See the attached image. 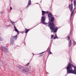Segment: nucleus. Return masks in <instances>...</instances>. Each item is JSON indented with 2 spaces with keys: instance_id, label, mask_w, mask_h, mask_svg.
Wrapping results in <instances>:
<instances>
[{
  "instance_id": "79ce46f5",
  "label": "nucleus",
  "mask_w": 76,
  "mask_h": 76,
  "mask_svg": "<svg viewBox=\"0 0 76 76\" xmlns=\"http://www.w3.org/2000/svg\"><path fill=\"white\" fill-rule=\"evenodd\" d=\"M66 75H65V76H66Z\"/></svg>"
},
{
  "instance_id": "4c0bfd02",
  "label": "nucleus",
  "mask_w": 76,
  "mask_h": 76,
  "mask_svg": "<svg viewBox=\"0 0 76 76\" xmlns=\"http://www.w3.org/2000/svg\"><path fill=\"white\" fill-rule=\"evenodd\" d=\"M10 25H8V26H10Z\"/></svg>"
},
{
  "instance_id": "f8f14e48",
  "label": "nucleus",
  "mask_w": 76,
  "mask_h": 76,
  "mask_svg": "<svg viewBox=\"0 0 76 76\" xmlns=\"http://www.w3.org/2000/svg\"><path fill=\"white\" fill-rule=\"evenodd\" d=\"M14 28L15 29V32H16L19 31H18V29H17V28H16V26H14Z\"/></svg>"
},
{
  "instance_id": "ea45409f",
  "label": "nucleus",
  "mask_w": 76,
  "mask_h": 76,
  "mask_svg": "<svg viewBox=\"0 0 76 76\" xmlns=\"http://www.w3.org/2000/svg\"><path fill=\"white\" fill-rule=\"evenodd\" d=\"M70 34H71V30H70Z\"/></svg>"
},
{
  "instance_id": "423d86ee",
  "label": "nucleus",
  "mask_w": 76,
  "mask_h": 76,
  "mask_svg": "<svg viewBox=\"0 0 76 76\" xmlns=\"http://www.w3.org/2000/svg\"><path fill=\"white\" fill-rule=\"evenodd\" d=\"M12 38H13V40H14V39H15V40H16V39H17V38H18V36L16 35L15 36H12L11 38V39Z\"/></svg>"
},
{
  "instance_id": "58836bf2",
  "label": "nucleus",
  "mask_w": 76,
  "mask_h": 76,
  "mask_svg": "<svg viewBox=\"0 0 76 76\" xmlns=\"http://www.w3.org/2000/svg\"><path fill=\"white\" fill-rule=\"evenodd\" d=\"M24 44H25V45H26V44L25 43V42H24Z\"/></svg>"
},
{
  "instance_id": "6e6552de",
  "label": "nucleus",
  "mask_w": 76,
  "mask_h": 76,
  "mask_svg": "<svg viewBox=\"0 0 76 76\" xmlns=\"http://www.w3.org/2000/svg\"><path fill=\"white\" fill-rule=\"evenodd\" d=\"M27 69L24 68L22 70V72L23 73H26L27 72Z\"/></svg>"
},
{
  "instance_id": "7ed1b4c3",
  "label": "nucleus",
  "mask_w": 76,
  "mask_h": 76,
  "mask_svg": "<svg viewBox=\"0 0 76 76\" xmlns=\"http://www.w3.org/2000/svg\"><path fill=\"white\" fill-rule=\"evenodd\" d=\"M73 4H72L71 2V4H69V6H68V7L70 10V11L72 13H71V15H73V14L74 13V11H75V8H74L73 10Z\"/></svg>"
},
{
  "instance_id": "c9c22d12",
  "label": "nucleus",
  "mask_w": 76,
  "mask_h": 76,
  "mask_svg": "<svg viewBox=\"0 0 76 76\" xmlns=\"http://www.w3.org/2000/svg\"><path fill=\"white\" fill-rule=\"evenodd\" d=\"M55 37H57V34H55Z\"/></svg>"
},
{
  "instance_id": "e433bc0d",
  "label": "nucleus",
  "mask_w": 76,
  "mask_h": 76,
  "mask_svg": "<svg viewBox=\"0 0 76 76\" xmlns=\"http://www.w3.org/2000/svg\"><path fill=\"white\" fill-rule=\"evenodd\" d=\"M73 0H71V2H72Z\"/></svg>"
},
{
  "instance_id": "aec40b11",
  "label": "nucleus",
  "mask_w": 76,
  "mask_h": 76,
  "mask_svg": "<svg viewBox=\"0 0 76 76\" xmlns=\"http://www.w3.org/2000/svg\"><path fill=\"white\" fill-rule=\"evenodd\" d=\"M74 45H76V42H75V40H74Z\"/></svg>"
},
{
  "instance_id": "c03bdc74",
  "label": "nucleus",
  "mask_w": 76,
  "mask_h": 76,
  "mask_svg": "<svg viewBox=\"0 0 76 76\" xmlns=\"http://www.w3.org/2000/svg\"><path fill=\"white\" fill-rule=\"evenodd\" d=\"M33 55H34V53H33Z\"/></svg>"
},
{
  "instance_id": "39448f33",
  "label": "nucleus",
  "mask_w": 76,
  "mask_h": 76,
  "mask_svg": "<svg viewBox=\"0 0 76 76\" xmlns=\"http://www.w3.org/2000/svg\"><path fill=\"white\" fill-rule=\"evenodd\" d=\"M10 44L12 45H13L14 44V40H13L12 37L10 39Z\"/></svg>"
},
{
  "instance_id": "bb28decb",
  "label": "nucleus",
  "mask_w": 76,
  "mask_h": 76,
  "mask_svg": "<svg viewBox=\"0 0 76 76\" xmlns=\"http://www.w3.org/2000/svg\"><path fill=\"white\" fill-rule=\"evenodd\" d=\"M45 51H44V52H42V53H40V54H43V53H45Z\"/></svg>"
},
{
  "instance_id": "9b49d317",
  "label": "nucleus",
  "mask_w": 76,
  "mask_h": 76,
  "mask_svg": "<svg viewBox=\"0 0 76 76\" xmlns=\"http://www.w3.org/2000/svg\"><path fill=\"white\" fill-rule=\"evenodd\" d=\"M46 12H45L44 11H42V15L43 16V15H44V14H45Z\"/></svg>"
},
{
  "instance_id": "72a5a7b5",
  "label": "nucleus",
  "mask_w": 76,
  "mask_h": 76,
  "mask_svg": "<svg viewBox=\"0 0 76 76\" xmlns=\"http://www.w3.org/2000/svg\"><path fill=\"white\" fill-rule=\"evenodd\" d=\"M46 13L48 14V11H46Z\"/></svg>"
},
{
  "instance_id": "473e14b6",
  "label": "nucleus",
  "mask_w": 76,
  "mask_h": 76,
  "mask_svg": "<svg viewBox=\"0 0 76 76\" xmlns=\"http://www.w3.org/2000/svg\"><path fill=\"white\" fill-rule=\"evenodd\" d=\"M38 25V24H37V25H36V26H34L33 27V28H35V26H37V25Z\"/></svg>"
},
{
  "instance_id": "2eb2a0df",
  "label": "nucleus",
  "mask_w": 76,
  "mask_h": 76,
  "mask_svg": "<svg viewBox=\"0 0 76 76\" xmlns=\"http://www.w3.org/2000/svg\"><path fill=\"white\" fill-rule=\"evenodd\" d=\"M29 31V29H28L26 30L25 31L26 34H27V33H28V31Z\"/></svg>"
},
{
  "instance_id": "37998d69",
  "label": "nucleus",
  "mask_w": 76,
  "mask_h": 76,
  "mask_svg": "<svg viewBox=\"0 0 76 76\" xmlns=\"http://www.w3.org/2000/svg\"><path fill=\"white\" fill-rule=\"evenodd\" d=\"M65 69H66V68H65Z\"/></svg>"
},
{
  "instance_id": "1a4fd4ad",
  "label": "nucleus",
  "mask_w": 76,
  "mask_h": 76,
  "mask_svg": "<svg viewBox=\"0 0 76 76\" xmlns=\"http://www.w3.org/2000/svg\"><path fill=\"white\" fill-rule=\"evenodd\" d=\"M69 44V47H71V45H72V40L70 39L69 43L68 44Z\"/></svg>"
},
{
  "instance_id": "a878e982",
  "label": "nucleus",
  "mask_w": 76,
  "mask_h": 76,
  "mask_svg": "<svg viewBox=\"0 0 76 76\" xmlns=\"http://www.w3.org/2000/svg\"><path fill=\"white\" fill-rule=\"evenodd\" d=\"M29 63H27L26 65V66H28L29 65Z\"/></svg>"
},
{
  "instance_id": "4be33fe9",
  "label": "nucleus",
  "mask_w": 76,
  "mask_h": 76,
  "mask_svg": "<svg viewBox=\"0 0 76 76\" xmlns=\"http://www.w3.org/2000/svg\"><path fill=\"white\" fill-rule=\"evenodd\" d=\"M56 38L58 39V37H54V38H53V39H56Z\"/></svg>"
},
{
  "instance_id": "dca6fc26",
  "label": "nucleus",
  "mask_w": 76,
  "mask_h": 76,
  "mask_svg": "<svg viewBox=\"0 0 76 76\" xmlns=\"http://www.w3.org/2000/svg\"><path fill=\"white\" fill-rule=\"evenodd\" d=\"M11 23L13 24V25H14V26H15V23L13 21H12L11 20Z\"/></svg>"
},
{
  "instance_id": "c756f323",
  "label": "nucleus",
  "mask_w": 76,
  "mask_h": 76,
  "mask_svg": "<svg viewBox=\"0 0 76 76\" xmlns=\"http://www.w3.org/2000/svg\"><path fill=\"white\" fill-rule=\"evenodd\" d=\"M10 10H12V7H10Z\"/></svg>"
},
{
  "instance_id": "412c9836",
  "label": "nucleus",
  "mask_w": 76,
  "mask_h": 76,
  "mask_svg": "<svg viewBox=\"0 0 76 76\" xmlns=\"http://www.w3.org/2000/svg\"><path fill=\"white\" fill-rule=\"evenodd\" d=\"M53 37H54V36L53 35H51V39H53Z\"/></svg>"
},
{
  "instance_id": "393cba45",
  "label": "nucleus",
  "mask_w": 76,
  "mask_h": 76,
  "mask_svg": "<svg viewBox=\"0 0 76 76\" xmlns=\"http://www.w3.org/2000/svg\"><path fill=\"white\" fill-rule=\"evenodd\" d=\"M74 68L75 69L74 70H76V66H74Z\"/></svg>"
},
{
  "instance_id": "f704fd0d",
  "label": "nucleus",
  "mask_w": 76,
  "mask_h": 76,
  "mask_svg": "<svg viewBox=\"0 0 76 76\" xmlns=\"http://www.w3.org/2000/svg\"><path fill=\"white\" fill-rule=\"evenodd\" d=\"M40 57H42V55H40Z\"/></svg>"
},
{
  "instance_id": "4468645a",
  "label": "nucleus",
  "mask_w": 76,
  "mask_h": 76,
  "mask_svg": "<svg viewBox=\"0 0 76 76\" xmlns=\"http://www.w3.org/2000/svg\"><path fill=\"white\" fill-rule=\"evenodd\" d=\"M74 7H75V6H76V0H75L74 1Z\"/></svg>"
},
{
  "instance_id": "a19ab883",
  "label": "nucleus",
  "mask_w": 76,
  "mask_h": 76,
  "mask_svg": "<svg viewBox=\"0 0 76 76\" xmlns=\"http://www.w3.org/2000/svg\"><path fill=\"white\" fill-rule=\"evenodd\" d=\"M26 36H25V37H26Z\"/></svg>"
},
{
  "instance_id": "c85d7f7f",
  "label": "nucleus",
  "mask_w": 76,
  "mask_h": 76,
  "mask_svg": "<svg viewBox=\"0 0 76 76\" xmlns=\"http://www.w3.org/2000/svg\"><path fill=\"white\" fill-rule=\"evenodd\" d=\"M17 32L18 34H20V33H19V32H20L19 31H18Z\"/></svg>"
},
{
  "instance_id": "f257e3e1",
  "label": "nucleus",
  "mask_w": 76,
  "mask_h": 76,
  "mask_svg": "<svg viewBox=\"0 0 76 76\" xmlns=\"http://www.w3.org/2000/svg\"><path fill=\"white\" fill-rule=\"evenodd\" d=\"M48 17L49 18V22L48 23H46V22H45V16L44 15L41 17V20L42 23L44 25H47V24H49L48 25V26H50V28L51 30V33L53 32V34L56 33L57 32V30H58V28L56 27L55 28V26H54V24L53 23H50V18H51V17H53L52 14L50 13H48Z\"/></svg>"
},
{
  "instance_id": "7c9ffc66",
  "label": "nucleus",
  "mask_w": 76,
  "mask_h": 76,
  "mask_svg": "<svg viewBox=\"0 0 76 76\" xmlns=\"http://www.w3.org/2000/svg\"><path fill=\"white\" fill-rule=\"evenodd\" d=\"M21 33H22V34H23V33H25V31H23L22 32H21Z\"/></svg>"
},
{
  "instance_id": "ddd939ff",
  "label": "nucleus",
  "mask_w": 76,
  "mask_h": 76,
  "mask_svg": "<svg viewBox=\"0 0 76 76\" xmlns=\"http://www.w3.org/2000/svg\"><path fill=\"white\" fill-rule=\"evenodd\" d=\"M68 64H70V65H71V69H72V67H75V66H74V65L71 64V63H69Z\"/></svg>"
},
{
  "instance_id": "9d476101",
  "label": "nucleus",
  "mask_w": 76,
  "mask_h": 76,
  "mask_svg": "<svg viewBox=\"0 0 76 76\" xmlns=\"http://www.w3.org/2000/svg\"><path fill=\"white\" fill-rule=\"evenodd\" d=\"M54 18L53 17L51 18L50 19V22L51 23L52 22H54Z\"/></svg>"
},
{
  "instance_id": "2f4dec72",
  "label": "nucleus",
  "mask_w": 76,
  "mask_h": 76,
  "mask_svg": "<svg viewBox=\"0 0 76 76\" xmlns=\"http://www.w3.org/2000/svg\"><path fill=\"white\" fill-rule=\"evenodd\" d=\"M3 13V12H0V14H2Z\"/></svg>"
},
{
  "instance_id": "20e7f679",
  "label": "nucleus",
  "mask_w": 76,
  "mask_h": 76,
  "mask_svg": "<svg viewBox=\"0 0 76 76\" xmlns=\"http://www.w3.org/2000/svg\"><path fill=\"white\" fill-rule=\"evenodd\" d=\"M1 50H2L3 52L4 53H7V49L5 47L1 46Z\"/></svg>"
},
{
  "instance_id": "0eeeda50",
  "label": "nucleus",
  "mask_w": 76,
  "mask_h": 76,
  "mask_svg": "<svg viewBox=\"0 0 76 76\" xmlns=\"http://www.w3.org/2000/svg\"><path fill=\"white\" fill-rule=\"evenodd\" d=\"M31 0H29V1H28V5L26 7L28 8L29 7V5H31Z\"/></svg>"
},
{
  "instance_id": "b1692460",
  "label": "nucleus",
  "mask_w": 76,
  "mask_h": 76,
  "mask_svg": "<svg viewBox=\"0 0 76 76\" xmlns=\"http://www.w3.org/2000/svg\"><path fill=\"white\" fill-rule=\"evenodd\" d=\"M74 68L75 69L74 70H76V66H74Z\"/></svg>"
},
{
  "instance_id": "5701e85b",
  "label": "nucleus",
  "mask_w": 76,
  "mask_h": 76,
  "mask_svg": "<svg viewBox=\"0 0 76 76\" xmlns=\"http://www.w3.org/2000/svg\"><path fill=\"white\" fill-rule=\"evenodd\" d=\"M74 68L75 69L74 70H76V66H74Z\"/></svg>"
},
{
  "instance_id": "6ab92c4d",
  "label": "nucleus",
  "mask_w": 76,
  "mask_h": 76,
  "mask_svg": "<svg viewBox=\"0 0 76 76\" xmlns=\"http://www.w3.org/2000/svg\"><path fill=\"white\" fill-rule=\"evenodd\" d=\"M50 49L49 48H48L47 50V51H48V53H49V52H50Z\"/></svg>"
},
{
  "instance_id": "f3484780",
  "label": "nucleus",
  "mask_w": 76,
  "mask_h": 76,
  "mask_svg": "<svg viewBox=\"0 0 76 76\" xmlns=\"http://www.w3.org/2000/svg\"><path fill=\"white\" fill-rule=\"evenodd\" d=\"M68 38V41H69L70 40V36H68L67 37Z\"/></svg>"
},
{
  "instance_id": "f03ea898",
  "label": "nucleus",
  "mask_w": 76,
  "mask_h": 76,
  "mask_svg": "<svg viewBox=\"0 0 76 76\" xmlns=\"http://www.w3.org/2000/svg\"><path fill=\"white\" fill-rule=\"evenodd\" d=\"M66 69L67 74L72 73L74 75H76V70L75 69L73 70V69H72V68H71V65L68 64Z\"/></svg>"
},
{
  "instance_id": "cd10ccee",
  "label": "nucleus",
  "mask_w": 76,
  "mask_h": 76,
  "mask_svg": "<svg viewBox=\"0 0 76 76\" xmlns=\"http://www.w3.org/2000/svg\"><path fill=\"white\" fill-rule=\"evenodd\" d=\"M49 54H52V53L51 52V51H50Z\"/></svg>"
},
{
  "instance_id": "a211bd4d",
  "label": "nucleus",
  "mask_w": 76,
  "mask_h": 76,
  "mask_svg": "<svg viewBox=\"0 0 76 76\" xmlns=\"http://www.w3.org/2000/svg\"><path fill=\"white\" fill-rule=\"evenodd\" d=\"M73 16V15H72V14H71V16H70V20H71L72 19V17Z\"/></svg>"
}]
</instances>
